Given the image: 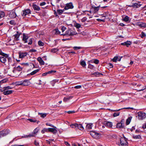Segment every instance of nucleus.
Instances as JSON below:
<instances>
[{"instance_id": "43", "label": "nucleus", "mask_w": 146, "mask_h": 146, "mask_svg": "<svg viewBox=\"0 0 146 146\" xmlns=\"http://www.w3.org/2000/svg\"><path fill=\"white\" fill-rule=\"evenodd\" d=\"M117 127L121 128L123 127V126L120 123H118L116 125Z\"/></svg>"}, {"instance_id": "15", "label": "nucleus", "mask_w": 146, "mask_h": 146, "mask_svg": "<svg viewBox=\"0 0 146 146\" xmlns=\"http://www.w3.org/2000/svg\"><path fill=\"white\" fill-rule=\"evenodd\" d=\"M141 5L140 3H133V5L131 6V7H133L135 8H138L141 6Z\"/></svg>"}, {"instance_id": "3", "label": "nucleus", "mask_w": 146, "mask_h": 146, "mask_svg": "<svg viewBox=\"0 0 146 146\" xmlns=\"http://www.w3.org/2000/svg\"><path fill=\"white\" fill-rule=\"evenodd\" d=\"M138 119L140 120H142L145 119L146 117V114L144 112L141 111L137 112L136 113Z\"/></svg>"}, {"instance_id": "8", "label": "nucleus", "mask_w": 146, "mask_h": 146, "mask_svg": "<svg viewBox=\"0 0 146 146\" xmlns=\"http://www.w3.org/2000/svg\"><path fill=\"white\" fill-rule=\"evenodd\" d=\"M31 13V11L29 9H27L26 10L23 11L21 12V15L23 17H25L27 15H28Z\"/></svg>"}, {"instance_id": "5", "label": "nucleus", "mask_w": 146, "mask_h": 146, "mask_svg": "<svg viewBox=\"0 0 146 146\" xmlns=\"http://www.w3.org/2000/svg\"><path fill=\"white\" fill-rule=\"evenodd\" d=\"M10 131L9 129L4 130L0 132V138L8 134Z\"/></svg>"}, {"instance_id": "9", "label": "nucleus", "mask_w": 146, "mask_h": 146, "mask_svg": "<svg viewBox=\"0 0 146 146\" xmlns=\"http://www.w3.org/2000/svg\"><path fill=\"white\" fill-rule=\"evenodd\" d=\"M90 134L94 138H97L99 137V134L98 133L94 131H91L90 132Z\"/></svg>"}, {"instance_id": "19", "label": "nucleus", "mask_w": 146, "mask_h": 146, "mask_svg": "<svg viewBox=\"0 0 146 146\" xmlns=\"http://www.w3.org/2000/svg\"><path fill=\"white\" fill-rule=\"evenodd\" d=\"M131 44V42L130 41H127L123 43H121V44L122 45H125L128 47Z\"/></svg>"}, {"instance_id": "27", "label": "nucleus", "mask_w": 146, "mask_h": 146, "mask_svg": "<svg viewBox=\"0 0 146 146\" xmlns=\"http://www.w3.org/2000/svg\"><path fill=\"white\" fill-rule=\"evenodd\" d=\"M49 132V128H44L42 129L41 131V133L43 134L45 132Z\"/></svg>"}, {"instance_id": "1", "label": "nucleus", "mask_w": 146, "mask_h": 146, "mask_svg": "<svg viewBox=\"0 0 146 146\" xmlns=\"http://www.w3.org/2000/svg\"><path fill=\"white\" fill-rule=\"evenodd\" d=\"M0 54L4 56L0 57V61L3 63L5 64L7 61L6 58L8 57V54L3 52L1 50H0Z\"/></svg>"}, {"instance_id": "36", "label": "nucleus", "mask_w": 146, "mask_h": 146, "mask_svg": "<svg viewBox=\"0 0 146 146\" xmlns=\"http://www.w3.org/2000/svg\"><path fill=\"white\" fill-rule=\"evenodd\" d=\"M92 124L91 123H89V124H88L86 126V128L88 129H92Z\"/></svg>"}, {"instance_id": "14", "label": "nucleus", "mask_w": 146, "mask_h": 146, "mask_svg": "<svg viewBox=\"0 0 146 146\" xmlns=\"http://www.w3.org/2000/svg\"><path fill=\"white\" fill-rule=\"evenodd\" d=\"M29 80H25L23 81V86H27L31 84L29 82Z\"/></svg>"}, {"instance_id": "46", "label": "nucleus", "mask_w": 146, "mask_h": 146, "mask_svg": "<svg viewBox=\"0 0 146 146\" xmlns=\"http://www.w3.org/2000/svg\"><path fill=\"white\" fill-rule=\"evenodd\" d=\"M22 68L20 66H18L16 70H17L20 71L22 70Z\"/></svg>"}, {"instance_id": "45", "label": "nucleus", "mask_w": 146, "mask_h": 146, "mask_svg": "<svg viewBox=\"0 0 146 146\" xmlns=\"http://www.w3.org/2000/svg\"><path fill=\"white\" fill-rule=\"evenodd\" d=\"M88 68L91 69H93L94 68V66L90 64H88Z\"/></svg>"}, {"instance_id": "59", "label": "nucleus", "mask_w": 146, "mask_h": 146, "mask_svg": "<svg viewBox=\"0 0 146 146\" xmlns=\"http://www.w3.org/2000/svg\"><path fill=\"white\" fill-rule=\"evenodd\" d=\"M34 144L36 146H38L39 145V143L37 142L36 140H35Z\"/></svg>"}, {"instance_id": "49", "label": "nucleus", "mask_w": 146, "mask_h": 146, "mask_svg": "<svg viewBox=\"0 0 146 146\" xmlns=\"http://www.w3.org/2000/svg\"><path fill=\"white\" fill-rule=\"evenodd\" d=\"M27 120L30 121L31 122H35L36 121L35 120H33V119H30V118L28 119H27Z\"/></svg>"}, {"instance_id": "38", "label": "nucleus", "mask_w": 146, "mask_h": 146, "mask_svg": "<svg viewBox=\"0 0 146 146\" xmlns=\"http://www.w3.org/2000/svg\"><path fill=\"white\" fill-rule=\"evenodd\" d=\"M77 123L71 124L70 125V126L72 128H77Z\"/></svg>"}, {"instance_id": "52", "label": "nucleus", "mask_w": 146, "mask_h": 146, "mask_svg": "<svg viewBox=\"0 0 146 146\" xmlns=\"http://www.w3.org/2000/svg\"><path fill=\"white\" fill-rule=\"evenodd\" d=\"M56 71L55 70H51L47 72V73L49 74H54L55 73Z\"/></svg>"}, {"instance_id": "34", "label": "nucleus", "mask_w": 146, "mask_h": 146, "mask_svg": "<svg viewBox=\"0 0 146 146\" xmlns=\"http://www.w3.org/2000/svg\"><path fill=\"white\" fill-rule=\"evenodd\" d=\"M64 11V9L63 10L58 9L57 10V12L59 15H60L63 13V11Z\"/></svg>"}, {"instance_id": "18", "label": "nucleus", "mask_w": 146, "mask_h": 146, "mask_svg": "<svg viewBox=\"0 0 146 146\" xmlns=\"http://www.w3.org/2000/svg\"><path fill=\"white\" fill-rule=\"evenodd\" d=\"M29 37L27 36H26L25 34H23V36L22 40L25 42V43L27 42V39Z\"/></svg>"}, {"instance_id": "22", "label": "nucleus", "mask_w": 146, "mask_h": 146, "mask_svg": "<svg viewBox=\"0 0 146 146\" xmlns=\"http://www.w3.org/2000/svg\"><path fill=\"white\" fill-rule=\"evenodd\" d=\"M37 60L41 65H43L44 64V62L41 57H38Z\"/></svg>"}, {"instance_id": "7", "label": "nucleus", "mask_w": 146, "mask_h": 146, "mask_svg": "<svg viewBox=\"0 0 146 146\" xmlns=\"http://www.w3.org/2000/svg\"><path fill=\"white\" fill-rule=\"evenodd\" d=\"M38 129L37 128H36L34 129L33 132L31 134L28 135H26V136H25L24 137H34L35 136L36 133L38 131ZM22 138L24 137L23 136L22 137Z\"/></svg>"}, {"instance_id": "54", "label": "nucleus", "mask_w": 146, "mask_h": 146, "mask_svg": "<svg viewBox=\"0 0 146 146\" xmlns=\"http://www.w3.org/2000/svg\"><path fill=\"white\" fill-rule=\"evenodd\" d=\"M66 29V28L64 26H62L61 28V30L62 32H64Z\"/></svg>"}, {"instance_id": "48", "label": "nucleus", "mask_w": 146, "mask_h": 146, "mask_svg": "<svg viewBox=\"0 0 146 146\" xmlns=\"http://www.w3.org/2000/svg\"><path fill=\"white\" fill-rule=\"evenodd\" d=\"M17 84L18 85H23V81H22L17 82Z\"/></svg>"}, {"instance_id": "12", "label": "nucleus", "mask_w": 146, "mask_h": 146, "mask_svg": "<svg viewBox=\"0 0 146 146\" xmlns=\"http://www.w3.org/2000/svg\"><path fill=\"white\" fill-rule=\"evenodd\" d=\"M136 25L141 27H146V23L143 22H138L137 23Z\"/></svg>"}, {"instance_id": "60", "label": "nucleus", "mask_w": 146, "mask_h": 146, "mask_svg": "<svg viewBox=\"0 0 146 146\" xmlns=\"http://www.w3.org/2000/svg\"><path fill=\"white\" fill-rule=\"evenodd\" d=\"M46 4V3L45 2H43L42 3H41L40 4V5L41 6H43Z\"/></svg>"}, {"instance_id": "47", "label": "nucleus", "mask_w": 146, "mask_h": 146, "mask_svg": "<svg viewBox=\"0 0 146 146\" xmlns=\"http://www.w3.org/2000/svg\"><path fill=\"white\" fill-rule=\"evenodd\" d=\"M119 115V112H115L113 114V116L114 117H116L118 116Z\"/></svg>"}, {"instance_id": "63", "label": "nucleus", "mask_w": 146, "mask_h": 146, "mask_svg": "<svg viewBox=\"0 0 146 146\" xmlns=\"http://www.w3.org/2000/svg\"><path fill=\"white\" fill-rule=\"evenodd\" d=\"M9 23L12 25H13L14 23V22L12 20L10 21Z\"/></svg>"}, {"instance_id": "55", "label": "nucleus", "mask_w": 146, "mask_h": 146, "mask_svg": "<svg viewBox=\"0 0 146 146\" xmlns=\"http://www.w3.org/2000/svg\"><path fill=\"white\" fill-rule=\"evenodd\" d=\"M73 48H74V49L75 50H77L80 49H81V47L75 46V47H74Z\"/></svg>"}, {"instance_id": "31", "label": "nucleus", "mask_w": 146, "mask_h": 146, "mask_svg": "<svg viewBox=\"0 0 146 146\" xmlns=\"http://www.w3.org/2000/svg\"><path fill=\"white\" fill-rule=\"evenodd\" d=\"M39 69H38L37 70H35L33 71L32 72L30 73V74L31 75H33L35 74L37 72H38L39 70Z\"/></svg>"}, {"instance_id": "35", "label": "nucleus", "mask_w": 146, "mask_h": 146, "mask_svg": "<svg viewBox=\"0 0 146 146\" xmlns=\"http://www.w3.org/2000/svg\"><path fill=\"white\" fill-rule=\"evenodd\" d=\"M5 16V13L3 11H0V21L1 19L4 17Z\"/></svg>"}, {"instance_id": "16", "label": "nucleus", "mask_w": 146, "mask_h": 146, "mask_svg": "<svg viewBox=\"0 0 146 146\" xmlns=\"http://www.w3.org/2000/svg\"><path fill=\"white\" fill-rule=\"evenodd\" d=\"M49 132H50L53 133L54 134H55L57 132V130L54 128H49Z\"/></svg>"}, {"instance_id": "11", "label": "nucleus", "mask_w": 146, "mask_h": 146, "mask_svg": "<svg viewBox=\"0 0 146 146\" xmlns=\"http://www.w3.org/2000/svg\"><path fill=\"white\" fill-rule=\"evenodd\" d=\"M19 58H23L26 56L27 54V52H20L19 53Z\"/></svg>"}, {"instance_id": "20", "label": "nucleus", "mask_w": 146, "mask_h": 146, "mask_svg": "<svg viewBox=\"0 0 146 146\" xmlns=\"http://www.w3.org/2000/svg\"><path fill=\"white\" fill-rule=\"evenodd\" d=\"M13 92V91L11 90H8L5 91H4L3 94L6 95H7L12 93Z\"/></svg>"}, {"instance_id": "64", "label": "nucleus", "mask_w": 146, "mask_h": 146, "mask_svg": "<svg viewBox=\"0 0 146 146\" xmlns=\"http://www.w3.org/2000/svg\"><path fill=\"white\" fill-rule=\"evenodd\" d=\"M143 129L146 128V123L143 125Z\"/></svg>"}, {"instance_id": "23", "label": "nucleus", "mask_w": 146, "mask_h": 146, "mask_svg": "<svg viewBox=\"0 0 146 146\" xmlns=\"http://www.w3.org/2000/svg\"><path fill=\"white\" fill-rule=\"evenodd\" d=\"M33 9L35 10L39 11L40 10V8L39 6L33 4Z\"/></svg>"}, {"instance_id": "53", "label": "nucleus", "mask_w": 146, "mask_h": 146, "mask_svg": "<svg viewBox=\"0 0 146 146\" xmlns=\"http://www.w3.org/2000/svg\"><path fill=\"white\" fill-rule=\"evenodd\" d=\"M99 62V61L98 59H94V63L98 64Z\"/></svg>"}, {"instance_id": "25", "label": "nucleus", "mask_w": 146, "mask_h": 146, "mask_svg": "<svg viewBox=\"0 0 146 146\" xmlns=\"http://www.w3.org/2000/svg\"><path fill=\"white\" fill-rule=\"evenodd\" d=\"M59 49L57 48H54L50 50V52L53 53H56L58 51Z\"/></svg>"}, {"instance_id": "61", "label": "nucleus", "mask_w": 146, "mask_h": 146, "mask_svg": "<svg viewBox=\"0 0 146 146\" xmlns=\"http://www.w3.org/2000/svg\"><path fill=\"white\" fill-rule=\"evenodd\" d=\"M90 63H94V60L88 61V64H90Z\"/></svg>"}, {"instance_id": "26", "label": "nucleus", "mask_w": 146, "mask_h": 146, "mask_svg": "<svg viewBox=\"0 0 146 146\" xmlns=\"http://www.w3.org/2000/svg\"><path fill=\"white\" fill-rule=\"evenodd\" d=\"M72 97L71 96H68L66 97H64L63 99V101L66 102L69 100L70 99L72 98Z\"/></svg>"}, {"instance_id": "41", "label": "nucleus", "mask_w": 146, "mask_h": 146, "mask_svg": "<svg viewBox=\"0 0 146 146\" xmlns=\"http://www.w3.org/2000/svg\"><path fill=\"white\" fill-rule=\"evenodd\" d=\"M129 20V17L128 16H126L123 18V20L125 22H127Z\"/></svg>"}, {"instance_id": "56", "label": "nucleus", "mask_w": 146, "mask_h": 146, "mask_svg": "<svg viewBox=\"0 0 146 146\" xmlns=\"http://www.w3.org/2000/svg\"><path fill=\"white\" fill-rule=\"evenodd\" d=\"M74 88L76 89H80L82 88V86L81 85H78L76 86Z\"/></svg>"}, {"instance_id": "42", "label": "nucleus", "mask_w": 146, "mask_h": 146, "mask_svg": "<svg viewBox=\"0 0 146 146\" xmlns=\"http://www.w3.org/2000/svg\"><path fill=\"white\" fill-rule=\"evenodd\" d=\"M38 44L40 46H42L44 45V43L41 41H38Z\"/></svg>"}, {"instance_id": "13", "label": "nucleus", "mask_w": 146, "mask_h": 146, "mask_svg": "<svg viewBox=\"0 0 146 146\" xmlns=\"http://www.w3.org/2000/svg\"><path fill=\"white\" fill-rule=\"evenodd\" d=\"M104 124L107 127H111L112 126V123L110 122L105 121L104 122Z\"/></svg>"}, {"instance_id": "30", "label": "nucleus", "mask_w": 146, "mask_h": 146, "mask_svg": "<svg viewBox=\"0 0 146 146\" xmlns=\"http://www.w3.org/2000/svg\"><path fill=\"white\" fill-rule=\"evenodd\" d=\"M77 129H78L81 130H83L84 129L83 127L81 124H77Z\"/></svg>"}, {"instance_id": "29", "label": "nucleus", "mask_w": 146, "mask_h": 146, "mask_svg": "<svg viewBox=\"0 0 146 146\" xmlns=\"http://www.w3.org/2000/svg\"><path fill=\"white\" fill-rule=\"evenodd\" d=\"M10 16L12 18H15L16 17L15 13L14 12H12L10 13Z\"/></svg>"}, {"instance_id": "21", "label": "nucleus", "mask_w": 146, "mask_h": 146, "mask_svg": "<svg viewBox=\"0 0 146 146\" xmlns=\"http://www.w3.org/2000/svg\"><path fill=\"white\" fill-rule=\"evenodd\" d=\"M122 57L120 58V57L119 58L117 56H115L112 59V61L113 62H116L117 61V60L118 61H120L121 59V58Z\"/></svg>"}, {"instance_id": "4", "label": "nucleus", "mask_w": 146, "mask_h": 146, "mask_svg": "<svg viewBox=\"0 0 146 146\" xmlns=\"http://www.w3.org/2000/svg\"><path fill=\"white\" fill-rule=\"evenodd\" d=\"M119 146H127L128 143L126 139L121 137L120 139V144H119Z\"/></svg>"}, {"instance_id": "62", "label": "nucleus", "mask_w": 146, "mask_h": 146, "mask_svg": "<svg viewBox=\"0 0 146 146\" xmlns=\"http://www.w3.org/2000/svg\"><path fill=\"white\" fill-rule=\"evenodd\" d=\"M94 74H96V75H102V74L101 73L98 72H96L94 73Z\"/></svg>"}, {"instance_id": "6", "label": "nucleus", "mask_w": 146, "mask_h": 146, "mask_svg": "<svg viewBox=\"0 0 146 146\" xmlns=\"http://www.w3.org/2000/svg\"><path fill=\"white\" fill-rule=\"evenodd\" d=\"M74 8V6L72 3H70L66 4L64 10H67L70 9H72Z\"/></svg>"}, {"instance_id": "58", "label": "nucleus", "mask_w": 146, "mask_h": 146, "mask_svg": "<svg viewBox=\"0 0 146 146\" xmlns=\"http://www.w3.org/2000/svg\"><path fill=\"white\" fill-rule=\"evenodd\" d=\"M67 112L69 113V114H70V113H75V112L74 111H68Z\"/></svg>"}, {"instance_id": "17", "label": "nucleus", "mask_w": 146, "mask_h": 146, "mask_svg": "<svg viewBox=\"0 0 146 146\" xmlns=\"http://www.w3.org/2000/svg\"><path fill=\"white\" fill-rule=\"evenodd\" d=\"M20 34V33L17 32V34L14 35L15 40L17 41L18 40H19V38Z\"/></svg>"}, {"instance_id": "24", "label": "nucleus", "mask_w": 146, "mask_h": 146, "mask_svg": "<svg viewBox=\"0 0 146 146\" xmlns=\"http://www.w3.org/2000/svg\"><path fill=\"white\" fill-rule=\"evenodd\" d=\"M123 109H131L133 110V108L128 107V108H121V109H119L118 110H111L113 111H119L120 110H121ZM109 110H111L110 109H109Z\"/></svg>"}, {"instance_id": "32", "label": "nucleus", "mask_w": 146, "mask_h": 146, "mask_svg": "<svg viewBox=\"0 0 146 146\" xmlns=\"http://www.w3.org/2000/svg\"><path fill=\"white\" fill-rule=\"evenodd\" d=\"M133 137L135 139H140L141 138V136L139 135H133Z\"/></svg>"}, {"instance_id": "33", "label": "nucleus", "mask_w": 146, "mask_h": 146, "mask_svg": "<svg viewBox=\"0 0 146 146\" xmlns=\"http://www.w3.org/2000/svg\"><path fill=\"white\" fill-rule=\"evenodd\" d=\"M39 115H40V117H41L44 118L47 115V114L46 113H38Z\"/></svg>"}, {"instance_id": "28", "label": "nucleus", "mask_w": 146, "mask_h": 146, "mask_svg": "<svg viewBox=\"0 0 146 146\" xmlns=\"http://www.w3.org/2000/svg\"><path fill=\"white\" fill-rule=\"evenodd\" d=\"M53 32L56 35L60 34V31L58 29H56L53 30Z\"/></svg>"}, {"instance_id": "44", "label": "nucleus", "mask_w": 146, "mask_h": 146, "mask_svg": "<svg viewBox=\"0 0 146 146\" xmlns=\"http://www.w3.org/2000/svg\"><path fill=\"white\" fill-rule=\"evenodd\" d=\"M74 26L76 27L77 28H79L81 27V25L79 23H76L74 25Z\"/></svg>"}, {"instance_id": "40", "label": "nucleus", "mask_w": 146, "mask_h": 146, "mask_svg": "<svg viewBox=\"0 0 146 146\" xmlns=\"http://www.w3.org/2000/svg\"><path fill=\"white\" fill-rule=\"evenodd\" d=\"M12 88L9 86H7V87H4L3 88L4 89V91H5L7 90H8L9 89H12Z\"/></svg>"}, {"instance_id": "57", "label": "nucleus", "mask_w": 146, "mask_h": 146, "mask_svg": "<svg viewBox=\"0 0 146 146\" xmlns=\"http://www.w3.org/2000/svg\"><path fill=\"white\" fill-rule=\"evenodd\" d=\"M29 42L28 43V44L29 45H31L32 43V38H30L29 40Z\"/></svg>"}, {"instance_id": "10", "label": "nucleus", "mask_w": 146, "mask_h": 146, "mask_svg": "<svg viewBox=\"0 0 146 146\" xmlns=\"http://www.w3.org/2000/svg\"><path fill=\"white\" fill-rule=\"evenodd\" d=\"M99 6L95 7L92 8L91 10L89 11L91 13L94 14L97 12L99 10Z\"/></svg>"}, {"instance_id": "50", "label": "nucleus", "mask_w": 146, "mask_h": 146, "mask_svg": "<svg viewBox=\"0 0 146 146\" xmlns=\"http://www.w3.org/2000/svg\"><path fill=\"white\" fill-rule=\"evenodd\" d=\"M146 36V34L144 33L143 32H141V36L142 38H143V37H145Z\"/></svg>"}, {"instance_id": "39", "label": "nucleus", "mask_w": 146, "mask_h": 146, "mask_svg": "<svg viewBox=\"0 0 146 146\" xmlns=\"http://www.w3.org/2000/svg\"><path fill=\"white\" fill-rule=\"evenodd\" d=\"M131 120V119L130 117L128 118L126 121V124L127 125H128L130 123Z\"/></svg>"}, {"instance_id": "51", "label": "nucleus", "mask_w": 146, "mask_h": 146, "mask_svg": "<svg viewBox=\"0 0 146 146\" xmlns=\"http://www.w3.org/2000/svg\"><path fill=\"white\" fill-rule=\"evenodd\" d=\"M46 125L49 126L50 127H55V128H56V127H54L53 125L49 123H46Z\"/></svg>"}, {"instance_id": "37", "label": "nucleus", "mask_w": 146, "mask_h": 146, "mask_svg": "<svg viewBox=\"0 0 146 146\" xmlns=\"http://www.w3.org/2000/svg\"><path fill=\"white\" fill-rule=\"evenodd\" d=\"M80 63L81 65L83 67L85 66L86 65V62L84 60L81 61Z\"/></svg>"}, {"instance_id": "2", "label": "nucleus", "mask_w": 146, "mask_h": 146, "mask_svg": "<svg viewBox=\"0 0 146 146\" xmlns=\"http://www.w3.org/2000/svg\"><path fill=\"white\" fill-rule=\"evenodd\" d=\"M77 33L74 30L68 29L66 31L65 34H61V35L64 36L67 35L68 36H73L77 34Z\"/></svg>"}]
</instances>
